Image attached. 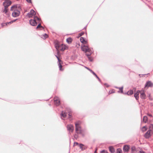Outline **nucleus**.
<instances>
[{"instance_id":"obj_1","label":"nucleus","mask_w":153,"mask_h":153,"mask_svg":"<svg viewBox=\"0 0 153 153\" xmlns=\"http://www.w3.org/2000/svg\"><path fill=\"white\" fill-rule=\"evenodd\" d=\"M55 47L57 51V55H60V51H64L68 49V48L65 45L60 43L57 40H55L54 42Z\"/></svg>"},{"instance_id":"obj_2","label":"nucleus","mask_w":153,"mask_h":153,"mask_svg":"<svg viewBox=\"0 0 153 153\" xmlns=\"http://www.w3.org/2000/svg\"><path fill=\"white\" fill-rule=\"evenodd\" d=\"M10 10L13 11L12 16L14 17H16L18 16L20 14V12L18 10L16 5H13L11 7Z\"/></svg>"},{"instance_id":"obj_3","label":"nucleus","mask_w":153,"mask_h":153,"mask_svg":"<svg viewBox=\"0 0 153 153\" xmlns=\"http://www.w3.org/2000/svg\"><path fill=\"white\" fill-rule=\"evenodd\" d=\"M40 19L38 17L35 16L33 19H31L30 20V23L32 26H36L37 25V22L39 21Z\"/></svg>"},{"instance_id":"obj_4","label":"nucleus","mask_w":153,"mask_h":153,"mask_svg":"<svg viewBox=\"0 0 153 153\" xmlns=\"http://www.w3.org/2000/svg\"><path fill=\"white\" fill-rule=\"evenodd\" d=\"M79 124L78 122L75 123L76 132L77 134H82V130L81 129V127L79 126Z\"/></svg>"},{"instance_id":"obj_5","label":"nucleus","mask_w":153,"mask_h":153,"mask_svg":"<svg viewBox=\"0 0 153 153\" xmlns=\"http://www.w3.org/2000/svg\"><path fill=\"white\" fill-rule=\"evenodd\" d=\"M55 56L58 59V65L59 67V70L60 71H62L63 70V69H62V65L61 64V62H62V60L60 59V55H55Z\"/></svg>"},{"instance_id":"obj_6","label":"nucleus","mask_w":153,"mask_h":153,"mask_svg":"<svg viewBox=\"0 0 153 153\" xmlns=\"http://www.w3.org/2000/svg\"><path fill=\"white\" fill-rule=\"evenodd\" d=\"M153 87V83L150 81H147L144 87L146 88H148L149 87Z\"/></svg>"},{"instance_id":"obj_7","label":"nucleus","mask_w":153,"mask_h":153,"mask_svg":"<svg viewBox=\"0 0 153 153\" xmlns=\"http://www.w3.org/2000/svg\"><path fill=\"white\" fill-rule=\"evenodd\" d=\"M67 128L68 131H69L70 132H73L74 129V126L71 124L67 125ZM69 134H70V133H69Z\"/></svg>"},{"instance_id":"obj_8","label":"nucleus","mask_w":153,"mask_h":153,"mask_svg":"<svg viewBox=\"0 0 153 153\" xmlns=\"http://www.w3.org/2000/svg\"><path fill=\"white\" fill-rule=\"evenodd\" d=\"M152 134V130L149 129L144 134V137L145 138L148 139L151 136Z\"/></svg>"},{"instance_id":"obj_9","label":"nucleus","mask_w":153,"mask_h":153,"mask_svg":"<svg viewBox=\"0 0 153 153\" xmlns=\"http://www.w3.org/2000/svg\"><path fill=\"white\" fill-rule=\"evenodd\" d=\"M85 68L87 69L89 71H90V72L92 74V75H94V76H95L98 79V81L100 82H101V80L94 71H93L92 70H91L88 67H85Z\"/></svg>"},{"instance_id":"obj_10","label":"nucleus","mask_w":153,"mask_h":153,"mask_svg":"<svg viewBox=\"0 0 153 153\" xmlns=\"http://www.w3.org/2000/svg\"><path fill=\"white\" fill-rule=\"evenodd\" d=\"M85 68L87 69L89 71H90V72L92 74V75H94V76H95L98 79V81L100 82H101V80L94 71H93L92 70H91L88 67H85Z\"/></svg>"},{"instance_id":"obj_11","label":"nucleus","mask_w":153,"mask_h":153,"mask_svg":"<svg viewBox=\"0 0 153 153\" xmlns=\"http://www.w3.org/2000/svg\"><path fill=\"white\" fill-rule=\"evenodd\" d=\"M83 47H85V53L86 52H88L89 53H91V54L93 53V52L91 51L90 48H89L88 46L85 45H83Z\"/></svg>"},{"instance_id":"obj_12","label":"nucleus","mask_w":153,"mask_h":153,"mask_svg":"<svg viewBox=\"0 0 153 153\" xmlns=\"http://www.w3.org/2000/svg\"><path fill=\"white\" fill-rule=\"evenodd\" d=\"M36 14L35 11L33 9L30 10V12L28 13L27 15L29 17H32L33 15H34Z\"/></svg>"},{"instance_id":"obj_13","label":"nucleus","mask_w":153,"mask_h":153,"mask_svg":"<svg viewBox=\"0 0 153 153\" xmlns=\"http://www.w3.org/2000/svg\"><path fill=\"white\" fill-rule=\"evenodd\" d=\"M91 53H85V55L87 56L89 61L92 62L93 61V57L91 56Z\"/></svg>"},{"instance_id":"obj_14","label":"nucleus","mask_w":153,"mask_h":153,"mask_svg":"<svg viewBox=\"0 0 153 153\" xmlns=\"http://www.w3.org/2000/svg\"><path fill=\"white\" fill-rule=\"evenodd\" d=\"M130 148V146L128 145H125L124 146L123 150L124 152H128L129 151Z\"/></svg>"},{"instance_id":"obj_15","label":"nucleus","mask_w":153,"mask_h":153,"mask_svg":"<svg viewBox=\"0 0 153 153\" xmlns=\"http://www.w3.org/2000/svg\"><path fill=\"white\" fill-rule=\"evenodd\" d=\"M11 4V2L10 1H5L4 2L3 5L4 7H8Z\"/></svg>"},{"instance_id":"obj_16","label":"nucleus","mask_w":153,"mask_h":153,"mask_svg":"<svg viewBox=\"0 0 153 153\" xmlns=\"http://www.w3.org/2000/svg\"><path fill=\"white\" fill-rule=\"evenodd\" d=\"M79 146L82 151H83L85 150L87 148V147L86 146H85L84 144L82 143H80L79 144Z\"/></svg>"},{"instance_id":"obj_17","label":"nucleus","mask_w":153,"mask_h":153,"mask_svg":"<svg viewBox=\"0 0 153 153\" xmlns=\"http://www.w3.org/2000/svg\"><path fill=\"white\" fill-rule=\"evenodd\" d=\"M54 103L56 106H58L60 104V102L58 98L56 99H54Z\"/></svg>"},{"instance_id":"obj_18","label":"nucleus","mask_w":153,"mask_h":153,"mask_svg":"<svg viewBox=\"0 0 153 153\" xmlns=\"http://www.w3.org/2000/svg\"><path fill=\"white\" fill-rule=\"evenodd\" d=\"M140 97L142 99L145 100L146 98V95L144 91L140 93Z\"/></svg>"},{"instance_id":"obj_19","label":"nucleus","mask_w":153,"mask_h":153,"mask_svg":"<svg viewBox=\"0 0 153 153\" xmlns=\"http://www.w3.org/2000/svg\"><path fill=\"white\" fill-rule=\"evenodd\" d=\"M140 92V90H137V92L135 93L134 94V96L135 97V99L137 100H138L139 98V93Z\"/></svg>"},{"instance_id":"obj_20","label":"nucleus","mask_w":153,"mask_h":153,"mask_svg":"<svg viewBox=\"0 0 153 153\" xmlns=\"http://www.w3.org/2000/svg\"><path fill=\"white\" fill-rule=\"evenodd\" d=\"M67 110L68 111V113H69L68 115V118L70 119H71L72 117V114L71 112L72 111L71 110L70 108H68L67 109Z\"/></svg>"},{"instance_id":"obj_21","label":"nucleus","mask_w":153,"mask_h":153,"mask_svg":"<svg viewBox=\"0 0 153 153\" xmlns=\"http://www.w3.org/2000/svg\"><path fill=\"white\" fill-rule=\"evenodd\" d=\"M37 24H38V26H37L36 27L37 29H39V28H41L42 29H43V27H42L41 25V19H40V20L39 21L37 22Z\"/></svg>"},{"instance_id":"obj_22","label":"nucleus","mask_w":153,"mask_h":153,"mask_svg":"<svg viewBox=\"0 0 153 153\" xmlns=\"http://www.w3.org/2000/svg\"><path fill=\"white\" fill-rule=\"evenodd\" d=\"M67 112H64L63 111H62L60 114L61 118L62 119V117L63 118L66 117L67 116Z\"/></svg>"},{"instance_id":"obj_23","label":"nucleus","mask_w":153,"mask_h":153,"mask_svg":"<svg viewBox=\"0 0 153 153\" xmlns=\"http://www.w3.org/2000/svg\"><path fill=\"white\" fill-rule=\"evenodd\" d=\"M133 93V91L132 90H130L126 92L123 93V94H127L128 95H131Z\"/></svg>"},{"instance_id":"obj_24","label":"nucleus","mask_w":153,"mask_h":153,"mask_svg":"<svg viewBox=\"0 0 153 153\" xmlns=\"http://www.w3.org/2000/svg\"><path fill=\"white\" fill-rule=\"evenodd\" d=\"M80 41L83 44H86L87 42L85 41V39L83 37H81L80 38Z\"/></svg>"},{"instance_id":"obj_25","label":"nucleus","mask_w":153,"mask_h":153,"mask_svg":"<svg viewBox=\"0 0 153 153\" xmlns=\"http://www.w3.org/2000/svg\"><path fill=\"white\" fill-rule=\"evenodd\" d=\"M109 149L111 153H114L115 150L114 147L112 146H110L109 147Z\"/></svg>"},{"instance_id":"obj_26","label":"nucleus","mask_w":153,"mask_h":153,"mask_svg":"<svg viewBox=\"0 0 153 153\" xmlns=\"http://www.w3.org/2000/svg\"><path fill=\"white\" fill-rule=\"evenodd\" d=\"M72 40H73V39L69 37L67 39L66 42L68 44H70L72 42Z\"/></svg>"},{"instance_id":"obj_27","label":"nucleus","mask_w":153,"mask_h":153,"mask_svg":"<svg viewBox=\"0 0 153 153\" xmlns=\"http://www.w3.org/2000/svg\"><path fill=\"white\" fill-rule=\"evenodd\" d=\"M4 9L3 10V12H4L5 14L7 15H9V13L8 12V7H4Z\"/></svg>"},{"instance_id":"obj_28","label":"nucleus","mask_w":153,"mask_h":153,"mask_svg":"<svg viewBox=\"0 0 153 153\" xmlns=\"http://www.w3.org/2000/svg\"><path fill=\"white\" fill-rule=\"evenodd\" d=\"M123 87L122 86L120 87L119 88V91H118V92L119 93H123Z\"/></svg>"},{"instance_id":"obj_29","label":"nucleus","mask_w":153,"mask_h":153,"mask_svg":"<svg viewBox=\"0 0 153 153\" xmlns=\"http://www.w3.org/2000/svg\"><path fill=\"white\" fill-rule=\"evenodd\" d=\"M48 37V35L46 34H44L43 35H42L41 38L45 39Z\"/></svg>"},{"instance_id":"obj_30","label":"nucleus","mask_w":153,"mask_h":153,"mask_svg":"<svg viewBox=\"0 0 153 153\" xmlns=\"http://www.w3.org/2000/svg\"><path fill=\"white\" fill-rule=\"evenodd\" d=\"M143 122L145 123H146L148 121L147 117L146 116H144L143 118Z\"/></svg>"},{"instance_id":"obj_31","label":"nucleus","mask_w":153,"mask_h":153,"mask_svg":"<svg viewBox=\"0 0 153 153\" xmlns=\"http://www.w3.org/2000/svg\"><path fill=\"white\" fill-rule=\"evenodd\" d=\"M16 20H17V19H16L14 20H13V21H11L10 22L6 23V25H7V24H11V23H13L14 22H15L16 21Z\"/></svg>"},{"instance_id":"obj_32","label":"nucleus","mask_w":153,"mask_h":153,"mask_svg":"<svg viewBox=\"0 0 153 153\" xmlns=\"http://www.w3.org/2000/svg\"><path fill=\"white\" fill-rule=\"evenodd\" d=\"M131 149V152L136 150V147L134 146H132Z\"/></svg>"},{"instance_id":"obj_33","label":"nucleus","mask_w":153,"mask_h":153,"mask_svg":"<svg viewBox=\"0 0 153 153\" xmlns=\"http://www.w3.org/2000/svg\"><path fill=\"white\" fill-rule=\"evenodd\" d=\"M85 47H83V45L82 46V45L81 46V49L82 51H84L85 52Z\"/></svg>"},{"instance_id":"obj_34","label":"nucleus","mask_w":153,"mask_h":153,"mask_svg":"<svg viewBox=\"0 0 153 153\" xmlns=\"http://www.w3.org/2000/svg\"><path fill=\"white\" fill-rule=\"evenodd\" d=\"M84 34V32H81L79 33V36H82Z\"/></svg>"},{"instance_id":"obj_35","label":"nucleus","mask_w":153,"mask_h":153,"mask_svg":"<svg viewBox=\"0 0 153 153\" xmlns=\"http://www.w3.org/2000/svg\"><path fill=\"white\" fill-rule=\"evenodd\" d=\"M117 152H119V153H122V151L121 149H117Z\"/></svg>"},{"instance_id":"obj_36","label":"nucleus","mask_w":153,"mask_h":153,"mask_svg":"<svg viewBox=\"0 0 153 153\" xmlns=\"http://www.w3.org/2000/svg\"><path fill=\"white\" fill-rule=\"evenodd\" d=\"M149 129L151 130L152 129H153V124H151L149 126Z\"/></svg>"},{"instance_id":"obj_37","label":"nucleus","mask_w":153,"mask_h":153,"mask_svg":"<svg viewBox=\"0 0 153 153\" xmlns=\"http://www.w3.org/2000/svg\"><path fill=\"white\" fill-rule=\"evenodd\" d=\"M100 153H108V152L106 151L103 150Z\"/></svg>"},{"instance_id":"obj_38","label":"nucleus","mask_w":153,"mask_h":153,"mask_svg":"<svg viewBox=\"0 0 153 153\" xmlns=\"http://www.w3.org/2000/svg\"><path fill=\"white\" fill-rule=\"evenodd\" d=\"M114 93V90H112L111 91H109V94H111Z\"/></svg>"},{"instance_id":"obj_39","label":"nucleus","mask_w":153,"mask_h":153,"mask_svg":"<svg viewBox=\"0 0 153 153\" xmlns=\"http://www.w3.org/2000/svg\"><path fill=\"white\" fill-rule=\"evenodd\" d=\"M79 144L78 142H74V146H75L78 145H79Z\"/></svg>"},{"instance_id":"obj_40","label":"nucleus","mask_w":153,"mask_h":153,"mask_svg":"<svg viewBox=\"0 0 153 153\" xmlns=\"http://www.w3.org/2000/svg\"><path fill=\"white\" fill-rule=\"evenodd\" d=\"M143 129H144L145 131H146V130H147V127L146 126H143Z\"/></svg>"},{"instance_id":"obj_41","label":"nucleus","mask_w":153,"mask_h":153,"mask_svg":"<svg viewBox=\"0 0 153 153\" xmlns=\"http://www.w3.org/2000/svg\"><path fill=\"white\" fill-rule=\"evenodd\" d=\"M74 137L76 139H77V138L78 137V136L77 135H76V134H75L74 135Z\"/></svg>"},{"instance_id":"obj_42","label":"nucleus","mask_w":153,"mask_h":153,"mask_svg":"<svg viewBox=\"0 0 153 153\" xmlns=\"http://www.w3.org/2000/svg\"><path fill=\"white\" fill-rule=\"evenodd\" d=\"M138 153H145V152L143 151H140Z\"/></svg>"},{"instance_id":"obj_43","label":"nucleus","mask_w":153,"mask_h":153,"mask_svg":"<svg viewBox=\"0 0 153 153\" xmlns=\"http://www.w3.org/2000/svg\"><path fill=\"white\" fill-rule=\"evenodd\" d=\"M104 85H105L107 87H108L109 86V85L107 84V83H105L104 84Z\"/></svg>"},{"instance_id":"obj_44","label":"nucleus","mask_w":153,"mask_h":153,"mask_svg":"<svg viewBox=\"0 0 153 153\" xmlns=\"http://www.w3.org/2000/svg\"><path fill=\"white\" fill-rule=\"evenodd\" d=\"M28 3H31V0H26Z\"/></svg>"},{"instance_id":"obj_45","label":"nucleus","mask_w":153,"mask_h":153,"mask_svg":"<svg viewBox=\"0 0 153 153\" xmlns=\"http://www.w3.org/2000/svg\"><path fill=\"white\" fill-rule=\"evenodd\" d=\"M147 115L150 117H152V115L151 114H148Z\"/></svg>"},{"instance_id":"obj_46","label":"nucleus","mask_w":153,"mask_h":153,"mask_svg":"<svg viewBox=\"0 0 153 153\" xmlns=\"http://www.w3.org/2000/svg\"><path fill=\"white\" fill-rule=\"evenodd\" d=\"M86 27H87V25L86 26H85L84 28L83 29H85V30H86Z\"/></svg>"},{"instance_id":"obj_47","label":"nucleus","mask_w":153,"mask_h":153,"mask_svg":"<svg viewBox=\"0 0 153 153\" xmlns=\"http://www.w3.org/2000/svg\"><path fill=\"white\" fill-rule=\"evenodd\" d=\"M96 151H97V150H96L95 151V152H94V153H97V152H96Z\"/></svg>"},{"instance_id":"obj_48","label":"nucleus","mask_w":153,"mask_h":153,"mask_svg":"<svg viewBox=\"0 0 153 153\" xmlns=\"http://www.w3.org/2000/svg\"><path fill=\"white\" fill-rule=\"evenodd\" d=\"M115 87L116 88H118V89H119V87Z\"/></svg>"},{"instance_id":"obj_49","label":"nucleus","mask_w":153,"mask_h":153,"mask_svg":"<svg viewBox=\"0 0 153 153\" xmlns=\"http://www.w3.org/2000/svg\"><path fill=\"white\" fill-rule=\"evenodd\" d=\"M83 137L84 136V134L82 133V134H81Z\"/></svg>"},{"instance_id":"obj_50","label":"nucleus","mask_w":153,"mask_h":153,"mask_svg":"<svg viewBox=\"0 0 153 153\" xmlns=\"http://www.w3.org/2000/svg\"><path fill=\"white\" fill-rule=\"evenodd\" d=\"M48 105H50V106L51 105V104H48Z\"/></svg>"},{"instance_id":"obj_51","label":"nucleus","mask_w":153,"mask_h":153,"mask_svg":"<svg viewBox=\"0 0 153 153\" xmlns=\"http://www.w3.org/2000/svg\"><path fill=\"white\" fill-rule=\"evenodd\" d=\"M152 134H153V131H152Z\"/></svg>"},{"instance_id":"obj_52","label":"nucleus","mask_w":153,"mask_h":153,"mask_svg":"<svg viewBox=\"0 0 153 153\" xmlns=\"http://www.w3.org/2000/svg\"><path fill=\"white\" fill-rule=\"evenodd\" d=\"M70 143L71 142V139H70Z\"/></svg>"},{"instance_id":"obj_53","label":"nucleus","mask_w":153,"mask_h":153,"mask_svg":"<svg viewBox=\"0 0 153 153\" xmlns=\"http://www.w3.org/2000/svg\"><path fill=\"white\" fill-rule=\"evenodd\" d=\"M116 153H119V152H116Z\"/></svg>"}]
</instances>
